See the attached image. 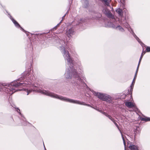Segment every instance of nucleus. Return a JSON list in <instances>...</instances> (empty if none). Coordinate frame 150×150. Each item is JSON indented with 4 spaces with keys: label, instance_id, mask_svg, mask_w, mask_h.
I'll list each match as a JSON object with an SVG mask.
<instances>
[{
    "label": "nucleus",
    "instance_id": "obj_1",
    "mask_svg": "<svg viewBox=\"0 0 150 150\" xmlns=\"http://www.w3.org/2000/svg\"><path fill=\"white\" fill-rule=\"evenodd\" d=\"M33 76L32 75L30 70L25 71L21 74V77L8 84L0 83V91L4 92L9 95H12L15 92L21 91V89H17L18 87L21 86H28L27 88H23L24 94L28 95L30 93L35 91L41 94L54 98V93L48 91L41 89L37 86L33 84Z\"/></svg>",
    "mask_w": 150,
    "mask_h": 150
},
{
    "label": "nucleus",
    "instance_id": "obj_2",
    "mask_svg": "<svg viewBox=\"0 0 150 150\" xmlns=\"http://www.w3.org/2000/svg\"><path fill=\"white\" fill-rule=\"evenodd\" d=\"M61 46L59 45V49L62 53L65 59L67 62V68L64 74V76L66 79H70L71 83L74 86H83L87 87L86 83L81 79L79 74L80 73L83 72V68L81 65L79 66V69L77 68L79 73H77L74 68V62L72 58L70 57L68 49V43H66L63 40H60L59 42Z\"/></svg>",
    "mask_w": 150,
    "mask_h": 150
},
{
    "label": "nucleus",
    "instance_id": "obj_3",
    "mask_svg": "<svg viewBox=\"0 0 150 150\" xmlns=\"http://www.w3.org/2000/svg\"><path fill=\"white\" fill-rule=\"evenodd\" d=\"M93 94L100 99L109 103H112V100L110 96L107 94L93 91Z\"/></svg>",
    "mask_w": 150,
    "mask_h": 150
},
{
    "label": "nucleus",
    "instance_id": "obj_4",
    "mask_svg": "<svg viewBox=\"0 0 150 150\" xmlns=\"http://www.w3.org/2000/svg\"><path fill=\"white\" fill-rule=\"evenodd\" d=\"M116 12L118 14L119 16L118 21L119 22H122L123 20H126V18L123 15L122 10L120 8H118L116 10Z\"/></svg>",
    "mask_w": 150,
    "mask_h": 150
},
{
    "label": "nucleus",
    "instance_id": "obj_5",
    "mask_svg": "<svg viewBox=\"0 0 150 150\" xmlns=\"http://www.w3.org/2000/svg\"><path fill=\"white\" fill-rule=\"evenodd\" d=\"M108 24L107 25L108 26L115 28L121 32H123L124 31V29L120 25H115L111 22H108Z\"/></svg>",
    "mask_w": 150,
    "mask_h": 150
},
{
    "label": "nucleus",
    "instance_id": "obj_6",
    "mask_svg": "<svg viewBox=\"0 0 150 150\" xmlns=\"http://www.w3.org/2000/svg\"><path fill=\"white\" fill-rule=\"evenodd\" d=\"M125 105L126 106L129 108H132L131 110H129V111H135L137 110V108H135L134 103L131 102H127L125 103Z\"/></svg>",
    "mask_w": 150,
    "mask_h": 150
},
{
    "label": "nucleus",
    "instance_id": "obj_7",
    "mask_svg": "<svg viewBox=\"0 0 150 150\" xmlns=\"http://www.w3.org/2000/svg\"><path fill=\"white\" fill-rule=\"evenodd\" d=\"M104 13L108 18L113 19L114 18V16L112 14V13L110 11L107 9L105 8L103 11Z\"/></svg>",
    "mask_w": 150,
    "mask_h": 150
},
{
    "label": "nucleus",
    "instance_id": "obj_8",
    "mask_svg": "<svg viewBox=\"0 0 150 150\" xmlns=\"http://www.w3.org/2000/svg\"><path fill=\"white\" fill-rule=\"evenodd\" d=\"M140 62H141V57H140V58H139V63H138V67H137V71H136V73L135 76H134V79H133V81L132 82V83L131 85V86H130V90H129V92H130L129 93H131V94L132 93V90H133V86H134V84H133V83H134V79H135V77H136V74H137V70H138V67H139V66L140 63Z\"/></svg>",
    "mask_w": 150,
    "mask_h": 150
},
{
    "label": "nucleus",
    "instance_id": "obj_9",
    "mask_svg": "<svg viewBox=\"0 0 150 150\" xmlns=\"http://www.w3.org/2000/svg\"><path fill=\"white\" fill-rule=\"evenodd\" d=\"M8 15H9V18L12 21L15 26L18 28L20 27L21 28L22 30L24 31V30L20 27V26L18 23L11 16V15H10L9 14H8Z\"/></svg>",
    "mask_w": 150,
    "mask_h": 150
},
{
    "label": "nucleus",
    "instance_id": "obj_10",
    "mask_svg": "<svg viewBox=\"0 0 150 150\" xmlns=\"http://www.w3.org/2000/svg\"><path fill=\"white\" fill-rule=\"evenodd\" d=\"M92 108L95 109H96V110H98V111H99V112H101L103 114H104L107 117H108L113 122H114V121H115L112 118V117L111 116H110V115H108L107 114H106L105 112H103L102 111H101V110H100L99 109H98V108H93V107H92Z\"/></svg>",
    "mask_w": 150,
    "mask_h": 150
},
{
    "label": "nucleus",
    "instance_id": "obj_11",
    "mask_svg": "<svg viewBox=\"0 0 150 150\" xmlns=\"http://www.w3.org/2000/svg\"><path fill=\"white\" fill-rule=\"evenodd\" d=\"M74 31L72 28L69 29L66 32V34L68 38L74 34Z\"/></svg>",
    "mask_w": 150,
    "mask_h": 150
},
{
    "label": "nucleus",
    "instance_id": "obj_12",
    "mask_svg": "<svg viewBox=\"0 0 150 150\" xmlns=\"http://www.w3.org/2000/svg\"><path fill=\"white\" fill-rule=\"evenodd\" d=\"M129 148L130 150H138V146L133 144L132 143L130 144Z\"/></svg>",
    "mask_w": 150,
    "mask_h": 150
},
{
    "label": "nucleus",
    "instance_id": "obj_13",
    "mask_svg": "<svg viewBox=\"0 0 150 150\" xmlns=\"http://www.w3.org/2000/svg\"><path fill=\"white\" fill-rule=\"evenodd\" d=\"M114 122V123L115 124V125H116V126L117 127V128L119 130V131H120V133H121L122 137V140H123V144H124V146H125V150L126 143H125V142L124 138V137H123V135H122V132H121V131L120 130V129H119V127H118V126L117 125V124L115 121H114V122Z\"/></svg>",
    "mask_w": 150,
    "mask_h": 150
},
{
    "label": "nucleus",
    "instance_id": "obj_14",
    "mask_svg": "<svg viewBox=\"0 0 150 150\" xmlns=\"http://www.w3.org/2000/svg\"><path fill=\"white\" fill-rule=\"evenodd\" d=\"M123 21L122 22H119L120 24L123 25L126 28H128L129 27V25L126 20H123Z\"/></svg>",
    "mask_w": 150,
    "mask_h": 150
},
{
    "label": "nucleus",
    "instance_id": "obj_15",
    "mask_svg": "<svg viewBox=\"0 0 150 150\" xmlns=\"http://www.w3.org/2000/svg\"><path fill=\"white\" fill-rule=\"evenodd\" d=\"M93 19L96 20H98L99 18H100L101 16L100 13H95L93 15Z\"/></svg>",
    "mask_w": 150,
    "mask_h": 150
},
{
    "label": "nucleus",
    "instance_id": "obj_16",
    "mask_svg": "<svg viewBox=\"0 0 150 150\" xmlns=\"http://www.w3.org/2000/svg\"><path fill=\"white\" fill-rule=\"evenodd\" d=\"M130 29L131 30V31H130L131 33H132L133 35V36L134 37L136 38V39L138 41V42L140 43L141 42L140 41V39L135 34L134 32V31L133 30L131 29V28H130ZM128 30L130 31V30H129V29H128Z\"/></svg>",
    "mask_w": 150,
    "mask_h": 150
},
{
    "label": "nucleus",
    "instance_id": "obj_17",
    "mask_svg": "<svg viewBox=\"0 0 150 150\" xmlns=\"http://www.w3.org/2000/svg\"><path fill=\"white\" fill-rule=\"evenodd\" d=\"M141 121H144L146 122L150 121V118L146 117H141Z\"/></svg>",
    "mask_w": 150,
    "mask_h": 150
},
{
    "label": "nucleus",
    "instance_id": "obj_18",
    "mask_svg": "<svg viewBox=\"0 0 150 150\" xmlns=\"http://www.w3.org/2000/svg\"><path fill=\"white\" fill-rule=\"evenodd\" d=\"M102 1H103L105 4L107 6H109V2L110 1L109 0H101Z\"/></svg>",
    "mask_w": 150,
    "mask_h": 150
},
{
    "label": "nucleus",
    "instance_id": "obj_19",
    "mask_svg": "<svg viewBox=\"0 0 150 150\" xmlns=\"http://www.w3.org/2000/svg\"><path fill=\"white\" fill-rule=\"evenodd\" d=\"M23 122L22 123V125H23L25 126L29 124V123L28 122H26L25 120L23 119Z\"/></svg>",
    "mask_w": 150,
    "mask_h": 150
},
{
    "label": "nucleus",
    "instance_id": "obj_20",
    "mask_svg": "<svg viewBox=\"0 0 150 150\" xmlns=\"http://www.w3.org/2000/svg\"><path fill=\"white\" fill-rule=\"evenodd\" d=\"M61 23V21H60L59 23H58L57 25L55 27H54V28H53L52 29V30L54 31V30H55L57 28V27L60 25V24Z\"/></svg>",
    "mask_w": 150,
    "mask_h": 150
},
{
    "label": "nucleus",
    "instance_id": "obj_21",
    "mask_svg": "<svg viewBox=\"0 0 150 150\" xmlns=\"http://www.w3.org/2000/svg\"><path fill=\"white\" fill-rule=\"evenodd\" d=\"M146 50L147 52H150V47H147Z\"/></svg>",
    "mask_w": 150,
    "mask_h": 150
},
{
    "label": "nucleus",
    "instance_id": "obj_22",
    "mask_svg": "<svg viewBox=\"0 0 150 150\" xmlns=\"http://www.w3.org/2000/svg\"><path fill=\"white\" fill-rule=\"evenodd\" d=\"M68 12L67 11V12L66 13V14H65V15H64V16L62 17V20H61V22H62V20L64 19V17H65V16H66V14L67 13H68Z\"/></svg>",
    "mask_w": 150,
    "mask_h": 150
},
{
    "label": "nucleus",
    "instance_id": "obj_23",
    "mask_svg": "<svg viewBox=\"0 0 150 150\" xmlns=\"http://www.w3.org/2000/svg\"><path fill=\"white\" fill-rule=\"evenodd\" d=\"M17 112H19V114L20 115H21V113L20 112H19V111H20V110L19 109H18V108H17Z\"/></svg>",
    "mask_w": 150,
    "mask_h": 150
},
{
    "label": "nucleus",
    "instance_id": "obj_24",
    "mask_svg": "<svg viewBox=\"0 0 150 150\" xmlns=\"http://www.w3.org/2000/svg\"><path fill=\"white\" fill-rule=\"evenodd\" d=\"M141 46H142L143 45H144L143 43H142V42H141Z\"/></svg>",
    "mask_w": 150,
    "mask_h": 150
},
{
    "label": "nucleus",
    "instance_id": "obj_25",
    "mask_svg": "<svg viewBox=\"0 0 150 150\" xmlns=\"http://www.w3.org/2000/svg\"><path fill=\"white\" fill-rule=\"evenodd\" d=\"M83 20L82 19H80V21H82L83 22Z\"/></svg>",
    "mask_w": 150,
    "mask_h": 150
},
{
    "label": "nucleus",
    "instance_id": "obj_26",
    "mask_svg": "<svg viewBox=\"0 0 150 150\" xmlns=\"http://www.w3.org/2000/svg\"><path fill=\"white\" fill-rule=\"evenodd\" d=\"M44 148H45V150H46V148H45V145H44Z\"/></svg>",
    "mask_w": 150,
    "mask_h": 150
},
{
    "label": "nucleus",
    "instance_id": "obj_27",
    "mask_svg": "<svg viewBox=\"0 0 150 150\" xmlns=\"http://www.w3.org/2000/svg\"><path fill=\"white\" fill-rule=\"evenodd\" d=\"M83 79L85 80V79H86L85 77H83Z\"/></svg>",
    "mask_w": 150,
    "mask_h": 150
},
{
    "label": "nucleus",
    "instance_id": "obj_28",
    "mask_svg": "<svg viewBox=\"0 0 150 150\" xmlns=\"http://www.w3.org/2000/svg\"><path fill=\"white\" fill-rule=\"evenodd\" d=\"M142 54H144V53H143V52H142Z\"/></svg>",
    "mask_w": 150,
    "mask_h": 150
}]
</instances>
